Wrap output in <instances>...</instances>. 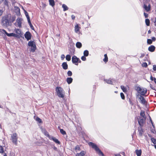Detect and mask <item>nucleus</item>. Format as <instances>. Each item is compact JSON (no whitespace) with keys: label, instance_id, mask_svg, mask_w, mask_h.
<instances>
[{"label":"nucleus","instance_id":"15","mask_svg":"<svg viewBox=\"0 0 156 156\" xmlns=\"http://www.w3.org/2000/svg\"><path fill=\"white\" fill-rule=\"evenodd\" d=\"M80 27L79 26L78 24H76L75 27V31L76 33H80Z\"/></svg>","mask_w":156,"mask_h":156},{"label":"nucleus","instance_id":"35","mask_svg":"<svg viewBox=\"0 0 156 156\" xmlns=\"http://www.w3.org/2000/svg\"><path fill=\"white\" fill-rule=\"evenodd\" d=\"M147 43L148 44H151L152 43V41L151 39H147Z\"/></svg>","mask_w":156,"mask_h":156},{"label":"nucleus","instance_id":"50","mask_svg":"<svg viewBox=\"0 0 156 156\" xmlns=\"http://www.w3.org/2000/svg\"><path fill=\"white\" fill-rule=\"evenodd\" d=\"M153 69L154 71H156V65H154L153 66Z\"/></svg>","mask_w":156,"mask_h":156},{"label":"nucleus","instance_id":"60","mask_svg":"<svg viewBox=\"0 0 156 156\" xmlns=\"http://www.w3.org/2000/svg\"><path fill=\"white\" fill-rule=\"evenodd\" d=\"M122 154H123V155L125 156V152H122Z\"/></svg>","mask_w":156,"mask_h":156},{"label":"nucleus","instance_id":"43","mask_svg":"<svg viewBox=\"0 0 156 156\" xmlns=\"http://www.w3.org/2000/svg\"><path fill=\"white\" fill-rule=\"evenodd\" d=\"M151 20L155 23V25L156 23V17L153 18L151 19Z\"/></svg>","mask_w":156,"mask_h":156},{"label":"nucleus","instance_id":"42","mask_svg":"<svg viewBox=\"0 0 156 156\" xmlns=\"http://www.w3.org/2000/svg\"><path fill=\"white\" fill-rule=\"evenodd\" d=\"M67 75L69 76H71L72 75V73L70 71H68L67 72Z\"/></svg>","mask_w":156,"mask_h":156},{"label":"nucleus","instance_id":"56","mask_svg":"<svg viewBox=\"0 0 156 156\" xmlns=\"http://www.w3.org/2000/svg\"><path fill=\"white\" fill-rule=\"evenodd\" d=\"M65 57V55H61V58H62V59H64Z\"/></svg>","mask_w":156,"mask_h":156},{"label":"nucleus","instance_id":"23","mask_svg":"<svg viewBox=\"0 0 156 156\" xmlns=\"http://www.w3.org/2000/svg\"><path fill=\"white\" fill-rule=\"evenodd\" d=\"M49 2L50 5L52 7H53L55 6V2L54 0H49Z\"/></svg>","mask_w":156,"mask_h":156},{"label":"nucleus","instance_id":"2","mask_svg":"<svg viewBox=\"0 0 156 156\" xmlns=\"http://www.w3.org/2000/svg\"><path fill=\"white\" fill-rule=\"evenodd\" d=\"M88 145L90 146L92 148L94 149L96 152L99 155H101L102 156H104V154L103 153L95 144L91 142H90L88 143Z\"/></svg>","mask_w":156,"mask_h":156},{"label":"nucleus","instance_id":"20","mask_svg":"<svg viewBox=\"0 0 156 156\" xmlns=\"http://www.w3.org/2000/svg\"><path fill=\"white\" fill-rule=\"evenodd\" d=\"M86 154L85 152L83 151L80 153H77L76 155V156H84Z\"/></svg>","mask_w":156,"mask_h":156},{"label":"nucleus","instance_id":"55","mask_svg":"<svg viewBox=\"0 0 156 156\" xmlns=\"http://www.w3.org/2000/svg\"><path fill=\"white\" fill-rule=\"evenodd\" d=\"M129 102L130 104H131V105H133V103L130 99L129 100Z\"/></svg>","mask_w":156,"mask_h":156},{"label":"nucleus","instance_id":"3","mask_svg":"<svg viewBox=\"0 0 156 156\" xmlns=\"http://www.w3.org/2000/svg\"><path fill=\"white\" fill-rule=\"evenodd\" d=\"M56 91L58 97L62 98L64 97V92L63 89L62 87H57L56 88Z\"/></svg>","mask_w":156,"mask_h":156},{"label":"nucleus","instance_id":"28","mask_svg":"<svg viewBox=\"0 0 156 156\" xmlns=\"http://www.w3.org/2000/svg\"><path fill=\"white\" fill-rule=\"evenodd\" d=\"M149 119L150 120V121L152 125L153 128L154 129H155V126L153 122L152 121L151 118V117L150 116V115L149 116Z\"/></svg>","mask_w":156,"mask_h":156},{"label":"nucleus","instance_id":"61","mask_svg":"<svg viewBox=\"0 0 156 156\" xmlns=\"http://www.w3.org/2000/svg\"><path fill=\"white\" fill-rule=\"evenodd\" d=\"M116 156H121V155L119 154H117V155H116Z\"/></svg>","mask_w":156,"mask_h":156},{"label":"nucleus","instance_id":"11","mask_svg":"<svg viewBox=\"0 0 156 156\" xmlns=\"http://www.w3.org/2000/svg\"><path fill=\"white\" fill-rule=\"evenodd\" d=\"M24 36L26 39L28 41L30 40L31 37V34L29 31H27L26 33L24 35Z\"/></svg>","mask_w":156,"mask_h":156},{"label":"nucleus","instance_id":"12","mask_svg":"<svg viewBox=\"0 0 156 156\" xmlns=\"http://www.w3.org/2000/svg\"><path fill=\"white\" fill-rule=\"evenodd\" d=\"M143 7L147 12L150 11L151 10V5L150 4H149L147 6L146 4H144Z\"/></svg>","mask_w":156,"mask_h":156},{"label":"nucleus","instance_id":"47","mask_svg":"<svg viewBox=\"0 0 156 156\" xmlns=\"http://www.w3.org/2000/svg\"><path fill=\"white\" fill-rule=\"evenodd\" d=\"M143 66L145 67H146L147 66V63L144 62L142 64Z\"/></svg>","mask_w":156,"mask_h":156},{"label":"nucleus","instance_id":"38","mask_svg":"<svg viewBox=\"0 0 156 156\" xmlns=\"http://www.w3.org/2000/svg\"><path fill=\"white\" fill-rule=\"evenodd\" d=\"M152 142L154 144H156V139L154 138H151V139Z\"/></svg>","mask_w":156,"mask_h":156},{"label":"nucleus","instance_id":"33","mask_svg":"<svg viewBox=\"0 0 156 156\" xmlns=\"http://www.w3.org/2000/svg\"><path fill=\"white\" fill-rule=\"evenodd\" d=\"M66 59L68 61H69L71 60V56L70 55H67L66 56Z\"/></svg>","mask_w":156,"mask_h":156},{"label":"nucleus","instance_id":"59","mask_svg":"<svg viewBox=\"0 0 156 156\" xmlns=\"http://www.w3.org/2000/svg\"><path fill=\"white\" fill-rule=\"evenodd\" d=\"M148 34H150L151 33V31L150 30H149L148 31Z\"/></svg>","mask_w":156,"mask_h":156},{"label":"nucleus","instance_id":"45","mask_svg":"<svg viewBox=\"0 0 156 156\" xmlns=\"http://www.w3.org/2000/svg\"><path fill=\"white\" fill-rule=\"evenodd\" d=\"M151 131L152 133L154 134H155L156 133V131H155V129H151Z\"/></svg>","mask_w":156,"mask_h":156},{"label":"nucleus","instance_id":"34","mask_svg":"<svg viewBox=\"0 0 156 156\" xmlns=\"http://www.w3.org/2000/svg\"><path fill=\"white\" fill-rule=\"evenodd\" d=\"M121 88L123 92H126L127 91L126 89L124 86H121Z\"/></svg>","mask_w":156,"mask_h":156},{"label":"nucleus","instance_id":"9","mask_svg":"<svg viewBox=\"0 0 156 156\" xmlns=\"http://www.w3.org/2000/svg\"><path fill=\"white\" fill-rule=\"evenodd\" d=\"M0 31L1 32L4 33L8 37H11V36H15V34L14 33H8L4 29H0Z\"/></svg>","mask_w":156,"mask_h":156},{"label":"nucleus","instance_id":"62","mask_svg":"<svg viewBox=\"0 0 156 156\" xmlns=\"http://www.w3.org/2000/svg\"><path fill=\"white\" fill-rule=\"evenodd\" d=\"M3 0H0V4L1 3L2 1Z\"/></svg>","mask_w":156,"mask_h":156},{"label":"nucleus","instance_id":"49","mask_svg":"<svg viewBox=\"0 0 156 156\" xmlns=\"http://www.w3.org/2000/svg\"><path fill=\"white\" fill-rule=\"evenodd\" d=\"M154 78H155V77H153L152 75L150 76V79L151 81H152L154 80Z\"/></svg>","mask_w":156,"mask_h":156},{"label":"nucleus","instance_id":"46","mask_svg":"<svg viewBox=\"0 0 156 156\" xmlns=\"http://www.w3.org/2000/svg\"><path fill=\"white\" fill-rule=\"evenodd\" d=\"M81 59L83 61H85L86 60V56H82L81 58Z\"/></svg>","mask_w":156,"mask_h":156},{"label":"nucleus","instance_id":"7","mask_svg":"<svg viewBox=\"0 0 156 156\" xmlns=\"http://www.w3.org/2000/svg\"><path fill=\"white\" fill-rule=\"evenodd\" d=\"M146 118L140 117L138 120V124L140 126H143L144 123L145 122Z\"/></svg>","mask_w":156,"mask_h":156},{"label":"nucleus","instance_id":"18","mask_svg":"<svg viewBox=\"0 0 156 156\" xmlns=\"http://www.w3.org/2000/svg\"><path fill=\"white\" fill-rule=\"evenodd\" d=\"M50 140H52L54 142L56 143L57 144H60V141L56 138L53 137L51 139H50Z\"/></svg>","mask_w":156,"mask_h":156},{"label":"nucleus","instance_id":"14","mask_svg":"<svg viewBox=\"0 0 156 156\" xmlns=\"http://www.w3.org/2000/svg\"><path fill=\"white\" fill-rule=\"evenodd\" d=\"M148 50L151 52H154L155 49V47L153 45H151L148 48Z\"/></svg>","mask_w":156,"mask_h":156},{"label":"nucleus","instance_id":"32","mask_svg":"<svg viewBox=\"0 0 156 156\" xmlns=\"http://www.w3.org/2000/svg\"><path fill=\"white\" fill-rule=\"evenodd\" d=\"M25 15L27 18L28 21H29L30 20V17L28 15V12L26 11H25Z\"/></svg>","mask_w":156,"mask_h":156},{"label":"nucleus","instance_id":"24","mask_svg":"<svg viewBox=\"0 0 156 156\" xmlns=\"http://www.w3.org/2000/svg\"><path fill=\"white\" fill-rule=\"evenodd\" d=\"M104 57L105 58H104L103 60V61L105 62V63H106L108 62V57L107 54H105L104 55Z\"/></svg>","mask_w":156,"mask_h":156},{"label":"nucleus","instance_id":"48","mask_svg":"<svg viewBox=\"0 0 156 156\" xmlns=\"http://www.w3.org/2000/svg\"><path fill=\"white\" fill-rule=\"evenodd\" d=\"M144 15L145 18H147L148 17V14L145 12L144 13Z\"/></svg>","mask_w":156,"mask_h":156},{"label":"nucleus","instance_id":"22","mask_svg":"<svg viewBox=\"0 0 156 156\" xmlns=\"http://www.w3.org/2000/svg\"><path fill=\"white\" fill-rule=\"evenodd\" d=\"M73 79L71 77H68L66 79V81L69 84L73 81Z\"/></svg>","mask_w":156,"mask_h":156},{"label":"nucleus","instance_id":"16","mask_svg":"<svg viewBox=\"0 0 156 156\" xmlns=\"http://www.w3.org/2000/svg\"><path fill=\"white\" fill-rule=\"evenodd\" d=\"M137 156H141L142 154V151L141 149L136 150L135 151Z\"/></svg>","mask_w":156,"mask_h":156},{"label":"nucleus","instance_id":"40","mask_svg":"<svg viewBox=\"0 0 156 156\" xmlns=\"http://www.w3.org/2000/svg\"><path fill=\"white\" fill-rule=\"evenodd\" d=\"M120 96L122 99L124 100L125 99V97L124 94L123 93H120Z\"/></svg>","mask_w":156,"mask_h":156},{"label":"nucleus","instance_id":"4","mask_svg":"<svg viewBox=\"0 0 156 156\" xmlns=\"http://www.w3.org/2000/svg\"><path fill=\"white\" fill-rule=\"evenodd\" d=\"M136 90L141 96H145L147 92L146 88H141L139 87H136Z\"/></svg>","mask_w":156,"mask_h":156},{"label":"nucleus","instance_id":"29","mask_svg":"<svg viewBox=\"0 0 156 156\" xmlns=\"http://www.w3.org/2000/svg\"><path fill=\"white\" fill-rule=\"evenodd\" d=\"M145 23L147 26H150V21L149 19H147L145 20Z\"/></svg>","mask_w":156,"mask_h":156},{"label":"nucleus","instance_id":"64","mask_svg":"<svg viewBox=\"0 0 156 156\" xmlns=\"http://www.w3.org/2000/svg\"><path fill=\"white\" fill-rule=\"evenodd\" d=\"M4 156H7V155L6 154H5Z\"/></svg>","mask_w":156,"mask_h":156},{"label":"nucleus","instance_id":"51","mask_svg":"<svg viewBox=\"0 0 156 156\" xmlns=\"http://www.w3.org/2000/svg\"><path fill=\"white\" fill-rule=\"evenodd\" d=\"M151 38H152L151 40H152V42L156 40V38L154 37H152Z\"/></svg>","mask_w":156,"mask_h":156},{"label":"nucleus","instance_id":"41","mask_svg":"<svg viewBox=\"0 0 156 156\" xmlns=\"http://www.w3.org/2000/svg\"><path fill=\"white\" fill-rule=\"evenodd\" d=\"M4 152V150L3 147L2 146H0V153H3Z\"/></svg>","mask_w":156,"mask_h":156},{"label":"nucleus","instance_id":"26","mask_svg":"<svg viewBox=\"0 0 156 156\" xmlns=\"http://www.w3.org/2000/svg\"><path fill=\"white\" fill-rule=\"evenodd\" d=\"M62 7L63 9V11H66L68 9V7L65 4H63L62 5Z\"/></svg>","mask_w":156,"mask_h":156},{"label":"nucleus","instance_id":"10","mask_svg":"<svg viewBox=\"0 0 156 156\" xmlns=\"http://www.w3.org/2000/svg\"><path fill=\"white\" fill-rule=\"evenodd\" d=\"M79 58H77L76 56L74 55L72 57V62L75 65H78V61Z\"/></svg>","mask_w":156,"mask_h":156},{"label":"nucleus","instance_id":"17","mask_svg":"<svg viewBox=\"0 0 156 156\" xmlns=\"http://www.w3.org/2000/svg\"><path fill=\"white\" fill-rule=\"evenodd\" d=\"M140 115L142 118H146L144 111L141 110L140 113Z\"/></svg>","mask_w":156,"mask_h":156},{"label":"nucleus","instance_id":"53","mask_svg":"<svg viewBox=\"0 0 156 156\" xmlns=\"http://www.w3.org/2000/svg\"><path fill=\"white\" fill-rule=\"evenodd\" d=\"M3 12L2 10L0 9V16L2 15Z\"/></svg>","mask_w":156,"mask_h":156},{"label":"nucleus","instance_id":"25","mask_svg":"<svg viewBox=\"0 0 156 156\" xmlns=\"http://www.w3.org/2000/svg\"><path fill=\"white\" fill-rule=\"evenodd\" d=\"M82 46V44L81 43L78 42L76 44V46L78 48H80Z\"/></svg>","mask_w":156,"mask_h":156},{"label":"nucleus","instance_id":"36","mask_svg":"<svg viewBox=\"0 0 156 156\" xmlns=\"http://www.w3.org/2000/svg\"><path fill=\"white\" fill-rule=\"evenodd\" d=\"M60 133L63 135L66 134V133L65 131H64L63 129H60Z\"/></svg>","mask_w":156,"mask_h":156},{"label":"nucleus","instance_id":"44","mask_svg":"<svg viewBox=\"0 0 156 156\" xmlns=\"http://www.w3.org/2000/svg\"><path fill=\"white\" fill-rule=\"evenodd\" d=\"M16 32L17 34H20L21 33L19 29H17L16 30Z\"/></svg>","mask_w":156,"mask_h":156},{"label":"nucleus","instance_id":"57","mask_svg":"<svg viewBox=\"0 0 156 156\" xmlns=\"http://www.w3.org/2000/svg\"><path fill=\"white\" fill-rule=\"evenodd\" d=\"M154 81L156 84V78H154Z\"/></svg>","mask_w":156,"mask_h":156},{"label":"nucleus","instance_id":"21","mask_svg":"<svg viewBox=\"0 0 156 156\" xmlns=\"http://www.w3.org/2000/svg\"><path fill=\"white\" fill-rule=\"evenodd\" d=\"M21 19L20 18H18L17 19V22L18 26V27H20L21 26Z\"/></svg>","mask_w":156,"mask_h":156},{"label":"nucleus","instance_id":"31","mask_svg":"<svg viewBox=\"0 0 156 156\" xmlns=\"http://www.w3.org/2000/svg\"><path fill=\"white\" fill-rule=\"evenodd\" d=\"M84 55L85 56H87L89 55V51L87 50H85L83 52Z\"/></svg>","mask_w":156,"mask_h":156},{"label":"nucleus","instance_id":"52","mask_svg":"<svg viewBox=\"0 0 156 156\" xmlns=\"http://www.w3.org/2000/svg\"><path fill=\"white\" fill-rule=\"evenodd\" d=\"M145 55V54L144 53L141 54V56H140V58H142Z\"/></svg>","mask_w":156,"mask_h":156},{"label":"nucleus","instance_id":"1","mask_svg":"<svg viewBox=\"0 0 156 156\" xmlns=\"http://www.w3.org/2000/svg\"><path fill=\"white\" fill-rule=\"evenodd\" d=\"M16 17L11 16V15H6L3 16L2 19L1 24L2 26L5 27H7L12 25V23H13L15 20Z\"/></svg>","mask_w":156,"mask_h":156},{"label":"nucleus","instance_id":"39","mask_svg":"<svg viewBox=\"0 0 156 156\" xmlns=\"http://www.w3.org/2000/svg\"><path fill=\"white\" fill-rule=\"evenodd\" d=\"M75 150L80 151V148L78 145H77L75 147Z\"/></svg>","mask_w":156,"mask_h":156},{"label":"nucleus","instance_id":"13","mask_svg":"<svg viewBox=\"0 0 156 156\" xmlns=\"http://www.w3.org/2000/svg\"><path fill=\"white\" fill-rule=\"evenodd\" d=\"M139 98L140 100V103L142 104L145 105L146 104L147 102L146 101L143 97L141 95H140Z\"/></svg>","mask_w":156,"mask_h":156},{"label":"nucleus","instance_id":"37","mask_svg":"<svg viewBox=\"0 0 156 156\" xmlns=\"http://www.w3.org/2000/svg\"><path fill=\"white\" fill-rule=\"evenodd\" d=\"M28 22L29 25H30V26L32 30H34V27L31 23L30 20L28 21Z\"/></svg>","mask_w":156,"mask_h":156},{"label":"nucleus","instance_id":"54","mask_svg":"<svg viewBox=\"0 0 156 156\" xmlns=\"http://www.w3.org/2000/svg\"><path fill=\"white\" fill-rule=\"evenodd\" d=\"M71 18L73 20H74L75 18V16L74 15H72L71 16Z\"/></svg>","mask_w":156,"mask_h":156},{"label":"nucleus","instance_id":"8","mask_svg":"<svg viewBox=\"0 0 156 156\" xmlns=\"http://www.w3.org/2000/svg\"><path fill=\"white\" fill-rule=\"evenodd\" d=\"M143 126H140L138 128V135L139 136H143L144 133V130L143 128Z\"/></svg>","mask_w":156,"mask_h":156},{"label":"nucleus","instance_id":"6","mask_svg":"<svg viewBox=\"0 0 156 156\" xmlns=\"http://www.w3.org/2000/svg\"><path fill=\"white\" fill-rule=\"evenodd\" d=\"M28 46L31 47L30 51L32 52H35L36 49V46L35 43L33 41H30L28 44Z\"/></svg>","mask_w":156,"mask_h":156},{"label":"nucleus","instance_id":"58","mask_svg":"<svg viewBox=\"0 0 156 156\" xmlns=\"http://www.w3.org/2000/svg\"><path fill=\"white\" fill-rule=\"evenodd\" d=\"M81 60L79 58V59H78V62H79V63H81Z\"/></svg>","mask_w":156,"mask_h":156},{"label":"nucleus","instance_id":"30","mask_svg":"<svg viewBox=\"0 0 156 156\" xmlns=\"http://www.w3.org/2000/svg\"><path fill=\"white\" fill-rule=\"evenodd\" d=\"M36 121L38 122L39 123H42L41 119L38 117H37L35 119Z\"/></svg>","mask_w":156,"mask_h":156},{"label":"nucleus","instance_id":"19","mask_svg":"<svg viewBox=\"0 0 156 156\" xmlns=\"http://www.w3.org/2000/svg\"><path fill=\"white\" fill-rule=\"evenodd\" d=\"M62 68L65 70L67 69H68V66L66 62H64L62 63Z\"/></svg>","mask_w":156,"mask_h":156},{"label":"nucleus","instance_id":"5","mask_svg":"<svg viewBox=\"0 0 156 156\" xmlns=\"http://www.w3.org/2000/svg\"><path fill=\"white\" fill-rule=\"evenodd\" d=\"M18 139V137L17 133H14L11 135V140L12 143L16 146L17 145Z\"/></svg>","mask_w":156,"mask_h":156},{"label":"nucleus","instance_id":"27","mask_svg":"<svg viewBox=\"0 0 156 156\" xmlns=\"http://www.w3.org/2000/svg\"><path fill=\"white\" fill-rule=\"evenodd\" d=\"M105 81L106 83L108 84H112L113 82L112 80L111 79H108V80H105Z\"/></svg>","mask_w":156,"mask_h":156},{"label":"nucleus","instance_id":"63","mask_svg":"<svg viewBox=\"0 0 156 156\" xmlns=\"http://www.w3.org/2000/svg\"><path fill=\"white\" fill-rule=\"evenodd\" d=\"M155 148L156 149V145H154Z\"/></svg>","mask_w":156,"mask_h":156}]
</instances>
